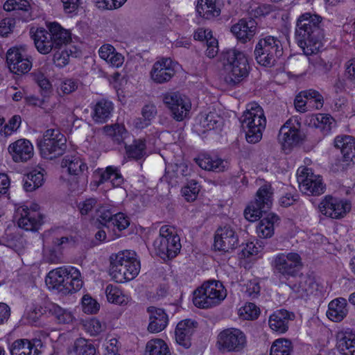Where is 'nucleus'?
<instances>
[{
  "label": "nucleus",
  "mask_w": 355,
  "mask_h": 355,
  "mask_svg": "<svg viewBox=\"0 0 355 355\" xmlns=\"http://www.w3.org/2000/svg\"><path fill=\"white\" fill-rule=\"evenodd\" d=\"M322 20L318 15L306 12L297 21L295 40L306 55L318 53L322 47L324 34Z\"/></svg>",
  "instance_id": "f257e3e1"
},
{
  "label": "nucleus",
  "mask_w": 355,
  "mask_h": 355,
  "mask_svg": "<svg viewBox=\"0 0 355 355\" xmlns=\"http://www.w3.org/2000/svg\"><path fill=\"white\" fill-rule=\"evenodd\" d=\"M140 268V261L135 251L123 250L110 257L109 273L116 282L132 280L138 275Z\"/></svg>",
  "instance_id": "f03ea898"
},
{
  "label": "nucleus",
  "mask_w": 355,
  "mask_h": 355,
  "mask_svg": "<svg viewBox=\"0 0 355 355\" xmlns=\"http://www.w3.org/2000/svg\"><path fill=\"white\" fill-rule=\"evenodd\" d=\"M220 61L225 72V80L231 86L237 85L249 74L250 66L245 55L235 49L223 51Z\"/></svg>",
  "instance_id": "7ed1b4c3"
},
{
  "label": "nucleus",
  "mask_w": 355,
  "mask_h": 355,
  "mask_svg": "<svg viewBox=\"0 0 355 355\" xmlns=\"http://www.w3.org/2000/svg\"><path fill=\"white\" fill-rule=\"evenodd\" d=\"M239 121L242 130L245 132L247 141L258 143L262 138L266 125V119L261 107L256 103L248 104Z\"/></svg>",
  "instance_id": "20e7f679"
},
{
  "label": "nucleus",
  "mask_w": 355,
  "mask_h": 355,
  "mask_svg": "<svg viewBox=\"0 0 355 355\" xmlns=\"http://www.w3.org/2000/svg\"><path fill=\"white\" fill-rule=\"evenodd\" d=\"M227 296V291L219 281L205 282L193 292V304L200 309H208L220 304Z\"/></svg>",
  "instance_id": "39448f33"
},
{
  "label": "nucleus",
  "mask_w": 355,
  "mask_h": 355,
  "mask_svg": "<svg viewBox=\"0 0 355 355\" xmlns=\"http://www.w3.org/2000/svg\"><path fill=\"white\" fill-rule=\"evenodd\" d=\"M41 156L53 159L62 156L67 149V138L58 129H48L41 139L37 140Z\"/></svg>",
  "instance_id": "423d86ee"
},
{
  "label": "nucleus",
  "mask_w": 355,
  "mask_h": 355,
  "mask_svg": "<svg viewBox=\"0 0 355 355\" xmlns=\"http://www.w3.org/2000/svg\"><path fill=\"white\" fill-rule=\"evenodd\" d=\"M254 53L258 64L271 67L282 56L283 48L279 39L273 36H267L259 40Z\"/></svg>",
  "instance_id": "0eeeda50"
},
{
  "label": "nucleus",
  "mask_w": 355,
  "mask_h": 355,
  "mask_svg": "<svg viewBox=\"0 0 355 355\" xmlns=\"http://www.w3.org/2000/svg\"><path fill=\"white\" fill-rule=\"evenodd\" d=\"M216 346L222 353H243L248 347L247 336L240 329L227 328L218 334Z\"/></svg>",
  "instance_id": "6e6552de"
},
{
  "label": "nucleus",
  "mask_w": 355,
  "mask_h": 355,
  "mask_svg": "<svg viewBox=\"0 0 355 355\" xmlns=\"http://www.w3.org/2000/svg\"><path fill=\"white\" fill-rule=\"evenodd\" d=\"M159 256L164 261L173 259L180 252V239L173 227L162 226L159 230Z\"/></svg>",
  "instance_id": "1a4fd4ad"
},
{
  "label": "nucleus",
  "mask_w": 355,
  "mask_h": 355,
  "mask_svg": "<svg viewBox=\"0 0 355 355\" xmlns=\"http://www.w3.org/2000/svg\"><path fill=\"white\" fill-rule=\"evenodd\" d=\"M274 272L285 277H295L302 267L301 257L295 252L279 253L272 262Z\"/></svg>",
  "instance_id": "9d476101"
},
{
  "label": "nucleus",
  "mask_w": 355,
  "mask_h": 355,
  "mask_svg": "<svg viewBox=\"0 0 355 355\" xmlns=\"http://www.w3.org/2000/svg\"><path fill=\"white\" fill-rule=\"evenodd\" d=\"M272 191L270 185L261 187L257 192L255 201L244 211L245 218L251 222L260 218L263 212L269 209L272 203Z\"/></svg>",
  "instance_id": "9b49d317"
},
{
  "label": "nucleus",
  "mask_w": 355,
  "mask_h": 355,
  "mask_svg": "<svg viewBox=\"0 0 355 355\" xmlns=\"http://www.w3.org/2000/svg\"><path fill=\"white\" fill-rule=\"evenodd\" d=\"M15 218L18 226L26 231L37 230L43 224V215L39 211V206L36 204L18 207L15 213Z\"/></svg>",
  "instance_id": "f8f14e48"
},
{
  "label": "nucleus",
  "mask_w": 355,
  "mask_h": 355,
  "mask_svg": "<svg viewBox=\"0 0 355 355\" xmlns=\"http://www.w3.org/2000/svg\"><path fill=\"white\" fill-rule=\"evenodd\" d=\"M300 191L308 196H319L324 193V185L322 178L315 175L311 168H299L297 173Z\"/></svg>",
  "instance_id": "ddd939ff"
},
{
  "label": "nucleus",
  "mask_w": 355,
  "mask_h": 355,
  "mask_svg": "<svg viewBox=\"0 0 355 355\" xmlns=\"http://www.w3.org/2000/svg\"><path fill=\"white\" fill-rule=\"evenodd\" d=\"M162 101L171 112L173 118L178 121L186 118L191 108L190 100L177 92L163 94Z\"/></svg>",
  "instance_id": "4468645a"
},
{
  "label": "nucleus",
  "mask_w": 355,
  "mask_h": 355,
  "mask_svg": "<svg viewBox=\"0 0 355 355\" xmlns=\"http://www.w3.org/2000/svg\"><path fill=\"white\" fill-rule=\"evenodd\" d=\"M301 123L297 119L291 118L281 127L278 140L284 148H291L297 146L303 140L304 135L300 131Z\"/></svg>",
  "instance_id": "2eb2a0df"
},
{
  "label": "nucleus",
  "mask_w": 355,
  "mask_h": 355,
  "mask_svg": "<svg viewBox=\"0 0 355 355\" xmlns=\"http://www.w3.org/2000/svg\"><path fill=\"white\" fill-rule=\"evenodd\" d=\"M351 208V203L348 200L331 196H325L319 205L320 211L323 215L334 219L345 217L350 211Z\"/></svg>",
  "instance_id": "dca6fc26"
},
{
  "label": "nucleus",
  "mask_w": 355,
  "mask_h": 355,
  "mask_svg": "<svg viewBox=\"0 0 355 355\" xmlns=\"http://www.w3.org/2000/svg\"><path fill=\"white\" fill-rule=\"evenodd\" d=\"M6 61L9 70L15 74L28 73L32 67V62L26 55L24 49L17 47L7 51Z\"/></svg>",
  "instance_id": "f3484780"
},
{
  "label": "nucleus",
  "mask_w": 355,
  "mask_h": 355,
  "mask_svg": "<svg viewBox=\"0 0 355 355\" xmlns=\"http://www.w3.org/2000/svg\"><path fill=\"white\" fill-rule=\"evenodd\" d=\"M238 245V236L230 225H226L217 230L214 237L216 250L227 252L236 248Z\"/></svg>",
  "instance_id": "a211bd4d"
},
{
  "label": "nucleus",
  "mask_w": 355,
  "mask_h": 355,
  "mask_svg": "<svg viewBox=\"0 0 355 355\" xmlns=\"http://www.w3.org/2000/svg\"><path fill=\"white\" fill-rule=\"evenodd\" d=\"M257 31V24L253 19H241L231 27V32L241 42L250 41Z\"/></svg>",
  "instance_id": "6ab92c4d"
},
{
  "label": "nucleus",
  "mask_w": 355,
  "mask_h": 355,
  "mask_svg": "<svg viewBox=\"0 0 355 355\" xmlns=\"http://www.w3.org/2000/svg\"><path fill=\"white\" fill-rule=\"evenodd\" d=\"M221 123V117L216 111L200 112L195 119L194 130L198 134L218 128Z\"/></svg>",
  "instance_id": "aec40b11"
},
{
  "label": "nucleus",
  "mask_w": 355,
  "mask_h": 355,
  "mask_svg": "<svg viewBox=\"0 0 355 355\" xmlns=\"http://www.w3.org/2000/svg\"><path fill=\"white\" fill-rule=\"evenodd\" d=\"M9 153L15 162H25L33 155V146L31 142L25 139H20L10 144L8 148Z\"/></svg>",
  "instance_id": "412c9836"
},
{
  "label": "nucleus",
  "mask_w": 355,
  "mask_h": 355,
  "mask_svg": "<svg viewBox=\"0 0 355 355\" xmlns=\"http://www.w3.org/2000/svg\"><path fill=\"white\" fill-rule=\"evenodd\" d=\"M31 37L34 41L35 48L37 51L43 55H46L51 53L53 50H56L57 48L54 45V42L52 40L51 34L49 31L43 28H37L35 31L31 29Z\"/></svg>",
  "instance_id": "4be33fe9"
},
{
  "label": "nucleus",
  "mask_w": 355,
  "mask_h": 355,
  "mask_svg": "<svg viewBox=\"0 0 355 355\" xmlns=\"http://www.w3.org/2000/svg\"><path fill=\"white\" fill-rule=\"evenodd\" d=\"M295 319V314L286 309L275 311L269 317L270 328L275 332L284 334L288 329L289 322Z\"/></svg>",
  "instance_id": "5701e85b"
},
{
  "label": "nucleus",
  "mask_w": 355,
  "mask_h": 355,
  "mask_svg": "<svg viewBox=\"0 0 355 355\" xmlns=\"http://www.w3.org/2000/svg\"><path fill=\"white\" fill-rule=\"evenodd\" d=\"M198 322L191 319L180 321L177 324L175 334L177 343L184 348H189L191 345V337L197 328Z\"/></svg>",
  "instance_id": "b1692460"
},
{
  "label": "nucleus",
  "mask_w": 355,
  "mask_h": 355,
  "mask_svg": "<svg viewBox=\"0 0 355 355\" xmlns=\"http://www.w3.org/2000/svg\"><path fill=\"white\" fill-rule=\"evenodd\" d=\"M195 161L202 169L215 173L223 172L229 167L227 161L208 154L200 155Z\"/></svg>",
  "instance_id": "393cba45"
},
{
  "label": "nucleus",
  "mask_w": 355,
  "mask_h": 355,
  "mask_svg": "<svg viewBox=\"0 0 355 355\" xmlns=\"http://www.w3.org/2000/svg\"><path fill=\"white\" fill-rule=\"evenodd\" d=\"M334 146L340 150L344 162L347 164L355 163V140L352 137L338 136L334 140Z\"/></svg>",
  "instance_id": "a878e982"
},
{
  "label": "nucleus",
  "mask_w": 355,
  "mask_h": 355,
  "mask_svg": "<svg viewBox=\"0 0 355 355\" xmlns=\"http://www.w3.org/2000/svg\"><path fill=\"white\" fill-rule=\"evenodd\" d=\"M319 284L314 276L305 275L300 276L297 283L291 286V289L297 294L299 297H305L313 294L318 290Z\"/></svg>",
  "instance_id": "bb28decb"
},
{
  "label": "nucleus",
  "mask_w": 355,
  "mask_h": 355,
  "mask_svg": "<svg viewBox=\"0 0 355 355\" xmlns=\"http://www.w3.org/2000/svg\"><path fill=\"white\" fill-rule=\"evenodd\" d=\"M83 284L80 270L75 267L68 266L67 275H66L64 282L61 286L64 287V290H60L59 293L64 295L75 293L82 288Z\"/></svg>",
  "instance_id": "cd10ccee"
},
{
  "label": "nucleus",
  "mask_w": 355,
  "mask_h": 355,
  "mask_svg": "<svg viewBox=\"0 0 355 355\" xmlns=\"http://www.w3.org/2000/svg\"><path fill=\"white\" fill-rule=\"evenodd\" d=\"M97 185L110 181L114 187H119L123 182V178L119 169L112 166H107L105 170L97 169L94 173Z\"/></svg>",
  "instance_id": "c85d7f7f"
},
{
  "label": "nucleus",
  "mask_w": 355,
  "mask_h": 355,
  "mask_svg": "<svg viewBox=\"0 0 355 355\" xmlns=\"http://www.w3.org/2000/svg\"><path fill=\"white\" fill-rule=\"evenodd\" d=\"M336 347L343 355H355V333L352 331L338 332Z\"/></svg>",
  "instance_id": "c756f323"
},
{
  "label": "nucleus",
  "mask_w": 355,
  "mask_h": 355,
  "mask_svg": "<svg viewBox=\"0 0 355 355\" xmlns=\"http://www.w3.org/2000/svg\"><path fill=\"white\" fill-rule=\"evenodd\" d=\"M35 342H40V340L17 339L10 345V352L11 355H38L40 351L35 345Z\"/></svg>",
  "instance_id": "7c9ffc66"
},
{
  "label": "nucleus",
  "mask_w": 355,
  "mask_h": 355,
  "mask_svg": "<svg viewBox=\"0 0 355 355\" xmlns=\"http://www.w3.org/2000/svg\"><path fill=\"white\" fill-rule=\"evenodd\" d=\"M348 313L347 302L343 297L333 300L329 304L327 316L334 322H340Z\"/></svg>",
  "instance_id": "2f4dec72"
},
{
  "label": "nucleus",
  "mask_w": 355,
  "mask_h": 355,
  "mask_svg": "<svg viewBox=\"0 0 355 355\" xmlns=\"http://www.w3.org/2000/svg\"><path fill=\"white\" fill-rule=\"evenodd\" d=\"M49 32L52 35L51 37L57 49H61L71 41L70 32L62 28L58 22H49L47 24Z\"/></svg>",
  "instance_id": "473e14b6"
},
{
  "label": "nucleus",
  "mask_w": 355,
  "mask_h": 355,
  "mask_svg": "<svg viewBox=\"0 0 355 355\" xmlns=\"http://www.w3.org/2000/svg\"><path fill=\"white\" fill-rule=\"evenodd\" d=\"M114 105L107 99L98 101L93 108L92 118L96 123H105L112 115Z\"/></svg>",
  "instance_id": "72a5a7b5"
},
{
  "label": "nucleus",
  "mask_w": 355,
  "mask_h": 355,
  "mask_svg": "<svg viewBox=\"0 0 355 355\" xmlns=\"http://www.w3.org/2000/svg\"><path fill=\"white\" fill-rule=\"evenodd\" d=\"M44 311L54 317L59 324H69L74 319L71 311L53 302L47 303L44 306Z\"/></svg>",
  "instance_id": "f704fd0d"
},
{
  "label": "nucleus",
  "mask_w": 355,
  "mask_h": 355,
  "mask_svg": "<svg viewBox=\"0 0 355 355\" xmlns=\"http://www.w3.org/2000/svg\"><path fill=\"white\" fill-rule=\"evenodd\" d=\"M62 168H67V171L72 175H83L87 171V164L77 155H67L61 162Z\"/></svg>",
  "instance_id": "c9c22d12"
},
{
  "label": "nucleus",
  "mask_w": 355,
  "mask_h": 355,
  "mask_svg": "<svg viewBox=\"0 0 355 355\" xmlns=\"http://www.w3.org/2000/svg\"><path fill=\"white\" fill-rule=\"evenodd\" d=\"M175 64L170 58L157 61V84L169 81L175 74Z\"/></svg>",
  "instance_id": "e433bc0d"
},
{
  "label": "nucleus",
  "mask_w": 355,
  "mask_h": 355,
  "mask_svg": "<svg viewBox=\"0 0 355 355\" xmlns=\"http://www.w3.org/2000/svg\"><path fill=\"white\" fill-rule=\"evenodd\" d=\"M196 11L206 19H211L220 14V8L216 5V0H198Z\"/></svg>",
  "instance_id": "4c0bfd02"
},
{
  "label": "nucleus",
  "mask_w": 355,
  "mask_h": 355,
  "mask_svg": "<svg viewBox=\"0 0 355 355\" xmlns=\"http://www.w3.org/2000/svg\"><path fill=\"white\" fill-rule=\"evenodd\" d=\"M279 221V216L274 214L270 213L263 218L257 227V232L260 237L270 238L274 234V227L275 224Z\"/></svg>",
  "instance_id": "58836bf2"
},
{
  "label": "nucleus",
  "mask_w": 355,
  "mask_h": 355,
  "mask_svg": "<svg viewBox=\"0 0 355 355\" xmlns=\"http://www.w3.org/2000/svg\"><path fill=\"white\" fill-rule=\"evenodd\" d=\"M67 271L68 266L60 267L51 270L46 276V284L50 288L56 290L58 292H60V290H64V287L61 286L64 282L66 275H67Z\"/></svg>",
  "instance_id": "ea45409f"
},
{
  "label": "nucleus",
  "mask_w": 355,
  "mask_h": 355,
  "mask_svg": "<svg viewBox=\"0 0 355 355\" xmlns=\"http://www.w3.org/2000/svg\"><path fill=\"white\" fill-rule=\"evenodd\" d=\"M332 116L326 114H318L313 115L310 119V123L319 129L323 135H327L334 124Z\"/></svg>",
  "instance_id": "a19ab883"
},
{
  "label": "nucleus",
  "mask_w": 355,
  "mask_h": 355,
  "mask_svg": "<svg viewBox=\"0 0 355 355\" xmlns=\"http://www.w3.org/2000/svg\"><path fill=\"white\" fill-rule=\"evenodd\" d=\"M104 131L112 140L117 144H124L125 139L129 137V134L123 125L114 124L104 127Z\"/></svg>",
  "instance_id": "79ce46f5"
},
{
  "label": "nucleus",
  "mask_w": 355,
  "mask_h": 355,
  "mask_svg": "<svg viewBox=\"0 0 355 355\" xmlns=\"http://www.w3.org/2000/svg\"><path fill=\"white\" fill-rule=\"evenodd\" d=\"M24 188L26 191H33L43 184L44 175L41 171H33L24 178Z\"/></svg>",
  "instance_id": "37998d69"
},
{
  "label": "nucleus",
  "mask_w": 355,
  "mask_h": 355,
  "mask_svg": "<svg viewBox=\"0 0 355 355\" xmlns=\"http://www.w3.org/2000/svg\"><path fill=\"white\" fill-rule=\"evenodd\" d=\"M105 294L108 302L116 304H126L128 297L117 286L113 284H109L105 288Z\"/></svg>",
  "instance_id": "c03bdc74"
},
{
  "label": "nucleus",
  "mask_w": 355,
  "mask_h": 355,
  "mask_svg": "<svg viewBox=\"0 0 355 355\" xmlns=\"http://www.w3.org/2000/svg\"><path fill=\"white\" fill-rule=\"evenodd\" d=\"M73 352L76 355H95L96 348L92 341L79 338L73 344Z\"/></svg>",
  "instance_id": "a18cd8bd"
},
{
  "label": "nucleus",
  "mask_w": 355,
  "mask_h": 355,
  "mask_svg": "<svg viewBox=\"0 0 355 355\" xmlns=\"http://www.w3.org/2000/svg\"><path fill=\"white\" fill-rule=\"evenodd\" d=\"M43 257L45 261L50 263H60L62 262V252L60 248L54 245H46L44 242L43 245Z\"/></svg>",
  "instance_id": "49530a36"
},
{
  "label": "nucleus",
  "mask_w": 355,
  "mask_h": 355,
  "mask_svg": "<svg viewBox=\"0 0 355 355\" xmlns=\"http://www.w3.org/2000/svg\"><path fill=\"white\" fill-rule=\"evenodd\" d=\"M291 342L286 338H279L272 343L270 355H291Z\"/></svg>",
  "instance_id": "de8ad7c7"
},
{
  "label": "nucleus",
  "mask_w": 355,
  "mask_h": 355,
  "mask_svg": "<svg viewBox=\"0 0 355 355\" xmlns=\"http://www.w3.org/2000/svg\"><path fill=\"white\" fill-rule=\"evenodd\" d=\"M125 148L126 155L130 158L139 159L145 154V144L140 139L135 140L130 145L125 143Z\"/></svg>",
  "instance_id": "09e8293b"
},
{
  "label": "nucleus",
  "mask_w": 355,
  "mask_h": 355,
  "mask_svg": "<svg viewBox=\"0 0 355 355\" xmlns=\"http://www.w3.org/2000/svg\"><path fill=\"white\" fill-rule=\"evenodd\" d=\"M166 173L167 175L172 179L173 177L180 178V177H187L190 175L191 169L185 163H180L178 164L168 166L166 168Z\"/></svg>",
  "instance_id": "8fccbe9b"
},
{
  "label": "nucleus",
  "mask_w": 355,
  "mask_h": 355,
  "mask_svg": "<svg viewBox=\"0 0 355 355\" xmlns=\"http://www.w3.org/2000/svg\"><path fill=\"white\" fill-rule=\"evenodd\" d=\"M6 11H23L28 12L31 10V4L27 0H7L3 4Z\"/></svg>",
  "instance_id": "3c124183"
},
{
  "label": "nucleus",
  "mask_w": 355,
  "mask_h": 355,
  "mask_svg": "<svg viewBox=\"0 0 355 355\" xmlns=\"http://www.w3.org/2000/svg\"><path fill=\"white\" fill-rule=\"evenodd\" d=\"M200 191L198 182L196 180L189 181L186 186L182 189V194L188 202L194 201Z\"/></svg>",
  "instance_id": "603ef678"
},
{
  "label": "nucleus",
  "mask_w": 355,
  "mask_h": 355,
  "mask_svg": "<svg viewBox=\"0 0 355 355\" xmlns=\"http://www.w3.org/2000/svg\"><path fill=\"white\" fill-rule=\"evenodd\" d=\"M239 314L245 320H254L259 315V309L254 303L248 302L239 309Z\"/></svg>",
  "instance_id": "864d4df0"
},
{
  "label": "nucleus",
  "mask_w": 355,
  "mask_h": 355,
  "mask_svg": "<svg viewBox=\"0 0 355 355\" xmlns=\"http://www.w3.org/2000/svg\"><path fill=\"white\" fill-rule=\"evenodd\" d=\"M308 103H315L316 109H320L323 106L324 100L322 96L316 90L308 89L301 92Z\"/></svg>",
  "instance_id": "5fc2aeb1"
},
{
  "label": "nucleus",
  "mask_w": 355,
  "mask_h": 355,
  "mask_svg": "<svg viewBox=\"0 0 355 355\" xmlns=\"http://www.w3.org/2000/svg\"><path fill=\"white\" fill-rule=\"evenodd\" d=\"M99 304L89 295H85L82 298L83 311L88 314L96 313L99 309Z\"/></svg>",
  "instance_id": "6e6d98bb"
},
{
  "label": "nucleus",
  "mask_w": 355,
  "mask_h": 355,
  "mask_svg": "<svg viewBox=\"0 0 355 355\" xmlns=\"http://www.w3.org/2000/svg\"><path fill=\"white\" fill-rule=\"evenodd\" d=\"M130 225V220L127 216L123 213L114 214L111 220L110 227H116L119 231L126 229Z\"/></svg>",
  "instance_id": "4d7b16f0"
},
{
  "label": "nucleus",
  "mask_w": 355,
  "mask_h": 355,
  "mask_svg": "<svg viewBox=\"0 0 355 355\" xmlns=\"http://www.w3.org/2000/svg\"><path fill=\"white\" fill-rule=\"evenodd\" d=\"M85 329L92 336H96L103 331L105 324L96 318L90 319L84 324Z\"/></svg>",
  "instance_id": "13d9d810"
},
{
  "label": "nucleus",
  "mask_w": 355,
  "mask_h": 355,
  "mask_svg": "<svg viewBox=\"0 0 355 355\" xmlns=\"http://www.w3.org/2000/svg\"><path fill=\"white\" fill-rule=\"evenodd\" d=\"M114 214L105 207H101L97 209V219L101 224L110 227L111 220Z\"/></svg>",
  "instance_id": "bf43d9fd"
},
{
  "label": "nucleus",
  "mask_w": 355,
  "mask_h": 355,
  "mask_svg": "<svg viewBox=\"0 0 355 355\" xmlns=\"http://www.w3.org/2000/svg\"><path fill=\"white\" fill-rule=\"evenodd\" d=\"M21 117L19 115L13 116L6 124L3 129L1 130V133L4 136L10 135L13 132L16 131L21 125Z\"/></svg>",
  "instance_id": "052dcab7"
},
{
  "label": "nucleus",
  "mask_w": 355,
  "mask_h": 355,
  "mask_svg": "<svg viewBox=\"0 0 355 355\" xmlns=\"http://www.w3.org/2000/svg\"><path fill=\"white\" fill-rule=\"evenodd\" d=\"M127 0H93L96 6L101 9L112 10L120 8Z\"/></svg>",
  "instance_id": "680f3d73"
},
{
  "label": "nucleus",
  "mask_w": 355,
  "mask_h": 355,
  "mask_svg": "<svg viewBox=\"0 0 355 355\" xmlns=\"http://www.w3.org/2000/svg\"><path fill=\"white\" fill-rule=\"evenodd\" d=\"M54 51L53 61L58 67H63L69 63V55L65 50L56 49Z\"/></svg>",
  "instance_id": "e2e57ef3"
},
{
  "label": "nucleus",
  "mask_w": 355,
  "mask_h": 355,
  "mask_svg": "<svg viewBox=\"0 0 355 355\" xmlns=\"http://www.w3.org/2000/svg\"><path fill=\"white\" fill-rule=\"evenodd\" d=\"M155 107L153 105H146L142 109V117L144 121H141L137 125L141 128H144L150 124V121L154 118Z\"/></svg>",
  "instance_id": "0e129e2a"
},
{
  "label": "nucleus",
  "mask_w": 355,
  "mask_h": 355,
  "mask_svg": "<svg viewBox=\"0 0 355 355\" xmlns=\"http://www.w3.org/2000/svg\"><path fill=\"white\" fill-rule=\"evenodd\" d=\"M15 26V19L6 17L0 21V36L7 37L11 33Z\"/></svg>",
  "instance_id": "69168bd1"
},
{
  "label": "nucleus",
  "mask_w": 355,
  "mask_h": 355,
  "mask_svg": "<svg viewBox=\"0 0 355 355\" xmlns=\"http://www.w3.org/2000/svg\"><path fill=\"white\" fill-rule=\"evenodd\" d=\"M79 85V82L77 80L68 78L64 80L60 85V90L64 94H69L76 91Z\"/></svg>",
  "instance_id": "338daca9"
},
{
  "label": "nucleus",
  "mask_w": 355,
  "mask_h": 355,
  "mask_svg": "<svg viewBox=\"0 0 355 355\" xmlns=\"http://www.w3.org/2000/svg\"><path fill=\"white\" fill-rule=\"evenodd\" d=\"M97 205V200L95 198H88L85 200L80 202L78 207L82 215H87Z\"/></svg>",
  "instance_id": "774afa93"
}]
</instances>
